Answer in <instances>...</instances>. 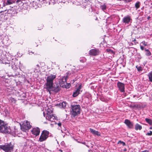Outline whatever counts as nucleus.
Returning a JSON list of instances; mask_svg holds the SVG:
<instances>
[{
  "label": "nucleus",
  "mask_w": 152,
  "mask_h": 152,
  "mask_svg": "<svg viewBox=\"0 0 152 152\" xmlns=\"http://www.w3.org/2000/svg\"><path fill=\"white\" fill-rule=\"evenodd\" d=\"M72 110L71 111V114L72 116L75 117L79 114L80 113V107L79 105H72L71 106Z\"/></svg>",
  "instance_id": "1"
},
{
  "label": "nucleus",
  "mask_w": 152,
  "mask_h": 152,
  "mask_svg": "<svg viewBox=\"0 0 152 152\" xmlns=\"http://www.w3.org/2000/svg\"><path fill=\"white\" fill-rule=\"evenodd\" d=\"M14 145L11 142L6 143L4 145H0V149L3 150L5 152H11L13 151Z\"/></svg>",
  "instance_id": "2"
},
{
  "label": "nucleus",
  "mask_w": 152,
  "mask_h": 152,
  "mask_svg": "<svg viewBox=\"0 0 152 152\" xmlns=\"http://www.w3.org/2000/svg\"><path fill=\"white\" fill-rule=\"evenodd\" d=\"M0 131L4 133L10 134L11 133V129L10 127H7L3 121L0 120Z\"/></svg>",
  "instance_id": "3"
},
{
  "label": "nucleus",
  "mask_w": 152,
  "mask_h": 152,
  "mask_svg": "<svg viewBox=\"0 0 152 152\" xmlns=\"http://www.w3.org/2000/svg\"><path fill=\"white\" fill-rule=\"evenodd\" d=\"M56 77L55 75H52L51 74L50 75L48 76L46 79L47 83L45 88L46 89H50L51 86L53 83V80Z\"/></svg>",
  "instance_id": "4"
},
{
  "label": "nucleus",
  "mask_w": 152,
  "mask_h": 152,
  "mask_svg": "<svg viewBox=\"0 0 152 152\" xmlns=\"http://www.w3.org/2000/svg\"><path fill=\"white\" fill-rule=\"evenodd\" d=\"M61 86L58 83H55L52 85L50 89H48L47 88L46 89L50 93V92L51 91H52L56 92H57L60 90L61 89L60 87Z\"/></svg>",
  "instance_id": "5"
},
{
  "label": "nucleus",
  "mask_w": 152,
  "mask_h": 152,
  "mask_svg": "<svg viewBox=\"0 0 152 152\" xmlns=\"http://www.w3.org/2000/svg\"><path fill=\"white\" fill-rule=\"evenodd\" d=\"M31 127V126L30 125V122L27 121L23 124L22 125H20L21 129L24 132H26L28 131Z\"/></svg>",
  "instance_id": "6"
},
{
  "label": "nucleus",
  "mask_w": 152,
  "mask_h": 152,
  "mask_svg": "<svg viewBox=\"0 0 152 152\" xmlns=\"http://www.w3.org/2000/svg\"><path fill=\"white\" fill-rule=\"evenodd\" d=\"M49 134V132L47 130H43L39 138V141L42 142L45 140L48 137Z\"/></svg>",
  "instance_id": "7"
},
{
  "label": "nucleus",
  "mask_w": 152,
  "mask_h": 152,
  "mask_svg": "<svg viewBox=\"0 0 152 152\" xmlns=\"http://www.w3.org/2000/svg\"><path fill=\"white\" fill-rule=\"evenodd\" d=\"M67 77V76L63 77L59 81V84L61 86H62V87H65L66 88H68L69 87L70 84H68L67 86L65 85V84H67L66 80Z\"/></svg>",
  "instance_id": "8"
},
{
  "label": "nucleus",
  "mask_w": 152,
  "mask_h": 152,
  "mask_svg": "<svg viewBox=\"0 0 152 152\" xmlns=\"http://www.w3.org/2000/svg\"><path fill=\"white\" fill-rule=\"evenodd\" d=\"M132 19L131 18V17L129 15H127L125 16L123 19L122 22L123 23L126 24H129L132 23Z\"/></svg>",
  "instance_id": "9"
},
{
  "label": "nucleus",
  "mask_w": 152,
  "mask_h": 152,
  "mask_svg": "<svg viewBox=\"0 0 152 152\" xmlns=\"http://www.w3.org/2000/svg\"><path fill=\"white\" fill-rule=\"evenodd\" d=\"M100 52L99 50L98 49H92L89 52V54L90 55L96 56L99 54Z\"/></svg>",
  "instance_id": "10"
},
{
  "label": "nucleus",
  "mask_w": 152,
  "mask_h": 152,
  "mask_svg": "<svg viewBox=\"0 0 152 152\" xmlns=\"http://www.w3.org/2000/svg\"><path fill=\"white\" fill-rule=\"evenodd\" d=\"M117 85L119 90L121 92H124L125 91V85L124 83L118 82L117 83Z\"/></svg>",
  "instance_id": "11"
},
{
  "label": "nucleus",
  "mask_w": 152,
  "mask_h": 152,
  "mask_svg": "<svg viewBox=\"0 0 152 152\" xmlns=\"http://www.w3.org/2000/svg\"><path fill=\"white\" fill-rule=\"evenodd\" d=\"M124 123L126 124L129 128L133 129V124L129 120L126 119L124 121Z\"/></svg>",
  "instance_id": "12"
},
{
  "label": "nucleus",
  "mask_w": 152,
  "mask_h": 152,
  "mask_svg": "<svg viewBox=\"0 0 152 152\" xmlns=\"http://www.w3.org/2000/svg\"><path fill=\"white\" fill-rule=\"evenodd\" d=\"M40 132V129L37 127L33 129L31 131L32 134L35 135L36 136L38 135L39 134Z\"/></svg>",
  "instance_id": "13"
},
{
  "label": "nucleus",
  "mask_w": 152,
  "mask_h": 152,
  "mask_svg": "<svg viewBox=\"0 0 152 152\" xmlns=\"http://www.w3.org/2000/svg\"><path fill=\"white\" fill-rule=\"evenodd\" d=\"M89 130L94 135H96L98 136H100V133L98 131H96L91 128H90Z\"/></svg>",
  "instance_id": "14"
},
{
  "label": "nucleus",
  "mask_w": 152,
  "mask_h": 152,
  "mask_svg": "<svg viewBox=\"0 0 152 152\" xmlns=\"http://www.w3.org/2000/svg\"><path fill=\"white\" fill-rule=\"evenodd\" d=\"M55 118V117L53 114H50V113L49 112L48 113H47V117H46V118H48V119H50V121H51V118L54 119Z\"/></svg>",
  "instance_id": "15"
},
{
  "label": "nucleus",
  "mask_w": 152,
  "mask_h": 152,
  "mask_svg": "<svg viewBox=\"0 0 152 152\" xmlns=\"http://www.w3.org/2000/svg\"><path fill=\"white\" fill-rule=\"evenodd\" d=\"M15 1H13L12 0H7V2L4 4V6L5 5H8L12 4L15 2Z\"/></svg>",
  "instance_id": "16"
},
{
  "label": "nucleus",
  "mask_w": 152,
  "mask_h": 152,
  "mask_svg": "<svg viewBox=\"0 0 152 152\" xmlns=\"http://www.w3.org/2000/svg\"><path fill=\"white\" fill-rule=\"evenodd\" d=\"M142 129V126L138 124H136L135 126V129L136 130H141Z\"/></svg>",
  "instance_id": "17"
},
{
  "label": "nucleus",
  "mask_w": 152,
  "mask_h": 152,
  "mask_svg": "<svg viewBox=\"0 0 152 152\" xmlns=\"http://www.w3.org/2000/svg\"><path fill=\"white\" fill-rule=\"evenodd\" d=\"M145 50L146 52L145 53L146 56H148L151 55V53L148 49H147L145 48Z\"/></svg>",
  "instance_id": "18"
},
{
  "label": "nucleus",
  "mask_w": 152,
  "mask_h": 152,
  "mask_svg": "<svg viewBox=\"0 0 152 152\" xmlns=\"http://www.w3.org/2000/svg\"><path fill=\"white\" fill-rule=\"evenodd\" d=\"M66 103L65 102H63L59 104L58 105L60 107L64 108L66 106Z\"/></svg>",
  "instance_id": "19"
},
{
  "label": "nucleus",
  "mask_w": 152,
  "mask_h": 152,
  "mask_svg": "<svg viewBox=\"0 0 152 152\" xmlns=\"http://www.w3.org/2000/svg\"><path fill=\"white\" fill-rule=\"evenodd\" d=\"M145 121L150 125H152V120L148 118H146Z\"/></svg>",
  "instance_id": "20"
},
{
  "label": "nucleus",
  "mask_w": 152,
  "mask_h": 152,
  "mask_svg": "<svg viewBox=\"0 0 152 152\" xmlns=\"http://www.w3.org/2000/svg\"><path fill=\"white\" fill-rule=\"evenodd\" d=\"M79 94V92L76 90L75 92H73L72 96L73 97H75L78 96Z\"/></svg>",
  "instance_id": "21"
},
{
  "label": "nucleus",
  "mask_w": 152,
  "mask_h": 152,
  "mask_svg": "<svg viewBox=\"0 0 152 152\" xmlns=\"http://www.w3.org/2000/svg\"><path fill=\"white\" fill-rule=\"evenodd\" d=\"M140 2L139 1H137L135 3V6L136 9H138L140 7Z\"/></svg>",
  "instance_id": "22"
},
{
  "label": "nucleus",
  "mask_w": 152,
  "mask_h": 152,
  "mask_svg": "<svg viewBox=\"0 0 152 152\" xmlns=\"http://www.w3.org/2000/svg\"><path fill=\"white\" fill-rule=\"evenodd\" d=\"M148 76L149 77V81L150 82H152V72L149 73Z\"/></svg>",
  "instance_id": "23"
},
{
  "label": "nucleus",
  "mask_w": 152,
  "mask_h": 152,
  "mask_svg": "<svg viewBox=\"0 0 152 152\" xmlns=\"http://www.w3.org/2000/svg\"><path fill=\"white\" fill-rule=\"evenodd\" d=\"M136 67L137 68L138 71L139 72L141 71L142 70V68L141 66H138V65H137L136 66Z\"/></svg>",
  "instance_id": "24"
},
{
  "label": "nucleus",
  "mask_w": 152,
  "mask_h": 152,
  "mask_svg": "<svg viewBox=\"0 0 152 152\" xmlns=\"http://www.w3.org/2000/svg\"><path fill=\"white\" fill-rule=\"evenodd\" d=\"M100 7L103 10H104L106 9V6L105 5V4L101 5Z\"/></svg>",
  "instance_id": "25"
},
{
  "label": "nucleus",
  "mask_w": 152,
  "mask_h": 152,
  "mask_svg": "<svg viewBox=\"0 0 152 152\" xmlns=\"http://www.w3.org/2000/svg\"><path fill=\"white\" fill-rule=\"evenodd\" d=\"M118 144H122V145L124 146L126 145V144L125 142L122 141L121 140H119L118 142Z\"/></svg>",
  "instance_id": "26"
},
{
  "label": "nucleus",
  "mask_w": 152,
  "mask_h": 152,
  "mask_svg": "<svg viewBox=\"0 0 152 152\" xmlns=\"http://www.w3.org/2000/svg\"><path fill=\"white\" fill-rule=\"evenodd\" d=\"M10 100L11 101V102L15 103V99H14V98L11 97L10 99Z\"/></svg>",
  "instance_id": "27"
},
{
  "label": "nucleus",
  "mask_w": 152,
  "mask_h": 152,
  "mask_svg": "<svg viewBox=\"0 0 152 152\" xmlns=\"http://www.w3.org/2000/svg\"><path fill=\"white\" fill-rule=\"evenodd\" d=\"M106 50L107 52H110L111 53H114L113 51L110 49H107Z\"/></svg>",
  "instance_id": "28"
},
{
  "label": "nucleus",
  "mask_w": 152,
  "mask_h": 152,
  "mask_svg": "<svg viewBox=\"0 0 152 152\" xmlns=\"http://www.w3.org/2000/svg\"><path fill=\"white\" fill-rule=\"evenodd\" d=\"M13 10V8L12 7V9H9V10H8V11H7V12H9V13H11V14H14L15 13V12L14 13H13V12H11V11Z\"/></svg>",
  "instance_id": "29"
},
{
  "label": "nucleus",
  "mask_w": 152,
  "mask_h": 152,
  "mask_svg": "<svg viewBox=\"0 0 152 152\" xmlns=\"http://www.w3.org/2000/svg\"><path fill=\"white\" fill-rule=\"evenodd\" d=\"M141 43L145 46H146L147 44V42H145V41H142Z\"/></svg>",
  "instance_id": "30"
},
{
  "label": "nucleus",
  "mask_w": 152,
  "mask_h": 152,
  "mask_svg": "<svg viewBox=\"0 0 152 152\" xmlns=\"http://www.w3.org/2000/svg\"><path fill=\"white\" fill-rule=\"evenodd\" d=\"M16 3H17V4H18V3H20L19 4V5H20V4L22 3V2L21 0H17L16 1Z\"/></svg>",
  "instance_id": "31"
},
{
  "label": "nucleus",
  "mask_w": 152,
  "mask_h": 152,
  "mask_svg": "<svg viewBox=\"0 0 152 152\" xmlns=\"http://www.w3.org/2000/svg\"><path fill=\"white\" fill-rule=\"evenodd\" d=\"M146 135L148 136H151L152 135V131H150L149 132V133H147L146 134Z\"/></svg>",
  "instance_id": "32"
},
{
  "label": "nucleus",
  "mask_w": 152,
  "mask_h": 152,
  "mask_svg": "<svg viewBox=\"0 0 152 152\" xmlns=\"http://www.w3.org/2000/svg\"><path fill=\"white\" fill-rule=\"evenodd\" d=\"M2 63L3 64H8V66H10V63H7L6 62H4V61H2Z\"/></svg>",
  "instance_id": "33"
},
{
  "label": "nucleus",
  "mask_w": 152,
  "mask_h": 152,
  "mask_svg": "<svg viewBox=\"0 0 152 152\" xmlns=\"http://www.w3.org/2000/svg\"><path fill=\"white\" fill-rule=\"evenodd\" d=\"M81 88V86L80 85L79 86L78 88L77 89V90L79 92L80 91V89Z\"/></svg>",
  "instance_id": "34"
},
{
  "label": "nucleus",
  "mask_w": 152,
  "mask_h": 152,
  "mask_svg": "<svg viewBox=\"0 0 152 152\" xmlns=\"http://www.w3.org/2000/svg\"><path fill=\"white\" fill-rule=\"evenodd\" d=\"M140 49L142 50H145V48H144V47L140 45Z\"/></svg>",
  "instance_id": "35"
},
{
  "label": "nucleus",
  "mask_w": 152,
  "mask_h": 152,
  "mask_svg": "<svg viewBox=\"0 0 152 152\" xmlns=\"http://www.w3.org/2000/svg\"><path fill=\"white\" fill-rule=\"evenodd\" d=\"M49 112L50 113V114H51V113H52V111L51 110H50L49 109H48L47 113H48Z\"/></svg>",
  "instance_id": "36"
},
{
  "label": "nucleus",
  "mask_w": 152,
  "mask_h": 152,
  "mask_svg": "<svg viewBox=\"0 0 152 152\" xmlns=\"http://www.w3.org/2000/svg\"><path fill=\"white\" fill-rule=\"evenodd\" d=\"M133 0H126V3H128L132 1Z\"/></svg>",
  "instance_id": "37"
},
{
  "label": "nucleus",
  "mask_w": 152,
  "mask_h": 152,
  "mask_svg": "<svg viewBox=\"0 0 152 152\" xmlns=\"http://www.w3.org/2000/svg\"><path fill=\"white\" fill-rule=\"evenodd\" d=\"M60 127H61V123H59L57 124Z\"/></svg>",
  "instance_id": "38"
},
{
  "label": "nucleus",
  "mask_w": 152,
  "mask_h": 152,
  "mask_svg": "<svg viewBox=\"0 0 152 152\" xmlns=\"http://www.w3.org/2000/svg\"><path fill=\"white\" fill-rule=\"evenodd\" d=\"M130 107H133V108H134V107H136V106L135 105H134V106H131Z\"/></svg>",
  "instance_id": "39"
},
{
  "label": "nucleus",
  "mask_w": 152,
  "mask_h": 152,
  "mask_svg": "<svg viewBox=\"0 0 152 152\" xmlns=\"http://www.w3.org/2000/svg\"><path fill=\"white\" fill-rule=\"evenodd\" d=\"M82 143L84 145H86L87 146V145H86V143L85 142H82Z\"/></svg>",
  "instance_id": "40"
},
{
  "label": "nucleus",
  "mask_w": 152,
  "mask_h": 152,
  "mask_svg": "<svg viewBox=\"0 0 152 152\" xmlns=\"http://www.w3.org/2000/svg\"><path fill=\"white\" fill-rule=\"evenodd\" d=\"M126 0H121L120 1H124L125 3H126Z\"/></svg>",
  "instance_id": "41"
},
{
  "label": "nucleus",
  "mask_w": 152,
  "mask_h": 152,
  "mask_svg": "<svg viewBox=\"0 0 152 152\" xmlns=\"http://www.w3.org/2000/svg\"><path fill=\"white\" fill-rule=\"evenodd\" d=\"M150 18H151V17H150V16H148V18H147V19H148V20H149V19Z\"/></svg>",
  "instance_id": "42"
},
{
  "label": "nucleus",
  "mask_w": 152,
  "mask_h": 152,
  "mask_svg": "<svg viewBox=\"0 0 152 152\" xmlns=\"http://www.w3.org/2000/svg\"><path fill=\"white\" fill-rule=\"evenodd\" d=\"M37 66L38 68H39V65L37 64Z\"/></svg>",
  "instance_id": "43"
},
{
  "label": "nucleus",
  "mask_w": 152,
  "mask_h": 152,
  "mask_svg": "<svg viewBox=\"0 0 152 152\" xmlns=\"http://www.w3.org/2000/svg\"><path fill=\"white\" fill-rule=\"evenodd\" d=\"M96 17V18L95 19V20H98V18H97L96 17Z\"/></svg>",
  "instance_id": "44"
},
{
  "label": "nucleus",
  "mask_w": 152,
  "mask_h": 152,
  "mask_svg": "<svg viewBox=\"0 0 152 152\" xmlns=\"http://www.w3.org/2000/svg\"><path fill=\"white\" fill-rule=\"evenodd\" d=\"M136 41V40L135 39H134V40H133L132 41V42H134V41Z\"/></svg>",
  "instance_id": "45"
},
{
  "label": "nucleus",
  "mask_w": 152,
  "mask_h": 152,
  "mask_svg": "<svg viewBox=\"0 0 152 152\" xmlns=\"http://www.w3.org/2000/svg\"><path fill=\"white\" fill-rule=\"evenodd\" d=\"M43 115H44V116H45V113H44V112H43Z\"/></svg>",
  "instance_id": "46"
},
{
  "label": "nucleus",
  "mask_w": 152,
  "mask_h": 152,
  "mask_svg": "<svg viewBox=\"0 0 152 152\" xmlns=\"http://www.w3.org/2000/svg\"><path fill=\"white\" fill-rule=\"evenodd\" d=\"M59 151L61 152H62V151L61 149H59Z\"/></svg>",
  "instance_id": "47"
},
{
  "label": "nucleus",
  "mask_w": 152,
  "mask_h": 152,
  "mask_svg": "<svg viewBox=\"0 0 152 152\" xmlns=\"http://www.w3.org/2000/svg\"><path fill=\"white\" fill-rule=\"evenodd\" d=\"M146 151H141V152H146Z\"/></svg>",
  "instance_id": "48"
},
{
  "label": "nucleus",
  "mask_w": 152,
  "mask_h": 152,
  "mask_svg": "<svg viewBox=\"0 0 152 152\" xmlns=\"http://www.w3.org/2000/svg\"><path fill=\"white\" fill-rule=\"evenodd\" d=\"M123 150L124 151H126V149H124Z\"/></svg>",
  "instance_id": "49"
},
{
  "label": "nucleus",
  "mask_w": 152,
  "mask_h": 152,
  "mask_svg": "<svg viewBox=\"0 0 152 152\" xmlns=\"http://www.w3.org/2000/svg\"><path fill=\"white\" fill-rule=\"evenodd\" d=\"M24 95H25L23 96V97H25L26 95H25V94H24Z\"/></svg>",
  "instance_id": "50"
},
{
  "label": "nucleus",
  "mask_w": 152,
  "mask_h": 152,
  "mask_svg": "<svg viewBox=\"0 0 152 152\" xmlns=\"http://www.w3.org/2000/svg\"><path fill=\"white\" fill-rule=\"evenodd\" d=\"M149 129H152V127H150Z\"/></svg>",
  "instance_id": "51"
},
{
  "label": "nucleus",
  "mask_w": 152,
  "mask_h": 152,
  "mask_svg": "<svg viewBox=\"0 0 152 152\" xmlns=\"http://www.w3.org/2000/svg\"><path fill=\"white\" fill-rule=\"evenodd\" d=\"M3 12V11H1L0 12V13H1Z\"/></svg>",
  "instance_id": "52"
},
{
  "label": "nucleus",
  "mask_w": 152,
  "mask_h": 152,
  "mask_svg": "<svg viewBox=\"0 0 152 152\" xmlns=\"http://www.w3.org/2000/svg\"><path fill=\"white\" fill-rule=\"evenodd\" d=\"M117 1H120L121 0H117Z\"/></svg>",
  "instance_id": "53"
},
{
  "label": "nucleus",
  "mask_w": 152,
  "mask_h": 152,
  "mask_svg": "<svg viewBox=\"0 0 152 152\" xmlns=\"http://www.w3.org/2000/svg\"><path fill=\"white\" fill-rule=\"evenodd\" d=\"M50 2H49V4H50Z\"/></svg>",
  "instance_id": "54"
}]
</instances>
